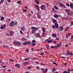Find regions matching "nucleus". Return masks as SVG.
<instances>
[{"label":"nucleus","mask_w":73,"mask_h":73,"mask_svg":"<svg viewBox=\"0 0 73 73\" xmlns=\"http://www.w3.org/2000/svg\"><path fill=\"white\" fill-rule=\"evenodd\" d=\"M53 39L50 40L49 41H48L47 42H48V43H50V42H52V41H53Z\"/></svg>","instance_id":"473e14b6"},{"label":"nucleus","mask_w":73,"mask_h":73,"mask_svg":"<svg viewBox=\"0 0 73 73\" xmlns=\"http://www.w3.org/2000/svg\"><path fill=\"white\" fill-rule=\"evenodd\" d=\"M52 11L53 12H56V10H55L54 8L52 9Z\"/></svg>","instance_id":"09e8293b"},{"label":"nucleus","mask_w":73,"mask_h":73,"mask_svg":"<svg viewBox=\"0 0 73 73\" xmlns=\"http://www.w3.org/2000/svg\"><path fill=\"white\" fill-rule=\"evenodd\" d=\"M69 29V27H67V28H66L65 29V31H67Z\"/></svg>","instance_id":"e433bc0d"},{"label":"nucleus","mask_w":73,"mask_h":73,"mask_svg":"<svg viewBox=\"0 0 73 73\" xmlns=\"http://www.w3.org/2000/svg\"><path fill=\"white\" fill-rule=\"evenodd\" d=\"M60 29H59L60 31H62L64 30V28L62 26H60L59 27Z\"/></svg>","instance_id":"f3484780"},{"label":"nucleus","mask_w":73,"mask_h":73,"mask_svg":"<svg viewBox=\"0 0 73 73\" xmlns=\"http://www.w3.org/2000/svg\"><path fill=\"white\" fill-rule=\"evenodd\" d=\"M73 36L72 35L71 36V39H73Z\"/></svg>","instance_id":"69168bd1"},{"label":"nucleus","mask_w":73,"mask_h":73,"mask_svg":"<svg viewBox=\"0 0 73 73\" xmlns=\"http://www.w3.org/2000/svg\"><path fill=\"white\" fill-rule=\"evenodd\" d=\"M21 29L22 31H25V27H24V26H23V27L21 28Z\"/></svg>","instance_id":"4468645a"},{"label":"nucleus","mask_w":73,"mask_h":73,"mask_svg":"<svg viewBox=\"0 0 73 73\" xmlns=\"http://www.w3.org/2000/svg\"><path fill=\"white\" fill-rule=\"evenodd\" d=\"M58 3L59 4H60V7H63V8H65V7L64 6V5H63V4L62 3H61V2H59Z\"/></svg>","instance_id":"0eeeda50"},{"label":"nucleus","mask_w":73,"mask_h":73,"mask_svg":"<svg viewBox=\"0 0 73 73\" xmlns=\"http://www.w3.org/2000/svg\"><path fill=\"white\" fill-rule=\"evenodd\" d=\"M65 11L66 12H68H68H70V11H69V9H65Z\"/></svg>","instance_id":"2f4dec72"},{"label":"nucleus","mask_w":73,"mask_h":73,"mask_svg":"<svg viewBox=\"0 0 73 73\" xmlns=\"http://www.w3.org/2000/svg\"><path fill=\"white\" fill-rule=\"evenodd\" d=\"M31 42L30 41H27L24 42L23 44L24 45H31Z\"/></svg>","instance_id":"f03ea898"},{"label":"nucleus","mask_w":73,"mask_h":73,"mask_svg":"<svg viewBox=\"0 0 73 73\" xmlns=\"http://www.w3.org/2000/svg\"><path fill=\"white\" fill-rule=\"evenodd\" d=\"M2 68H6V66H2Z\"/></svg>","instance_id":"0e129e2a"},{"label":"nucleus","mask_w":73,"mask_h":73,"mask_svg":"<svg viewBox=\"0 0 73 73\" xmlns=\"http://www.w3.org/2000/svg\"><path fill=\"white\" fill-rule=\"evenodd\" d=\"M35 6L37 8L36 9V10H38V11H40V7H39L38 5L37 4H36Z\"/></svg>","instance_id":"f8f14e48"},{"label":"nucleus","mask_w":73,"mask_h":73,"mask_svg":"<svg viewBox=\"0 0 73 73\" xmlns=\"http://www.w3.org/2000/svg\"><path fill=\"white\" fill-rule=\"evenodd\" d=\"M28 69H32V67H31V66H30L28 67Z\"/></svg>","instance_id":"603ef678"},{"label":"nucleus","mask_w":73,"mask_h":73,"mask_svg":"<svg viewBox=\"0 0 73 73\" xmlns=\"http://www.w3.org/2000/svg\"><path fill=\"white\" fill-rule=\"evenodd\" d=\"M31 28L32 29L34 30V31H37V30L38 29L37 28L33 27H31Z\"/></svg>","instance_id":"423d86ee"},{"label":"nucleus","mask_w":73,"mask_h":73,"mask_svg":"<svg viewBox=\"0 0 73 73\" xmlns=\"http://www.w3.org/2000/svg\"><path fill=\"white\" fill-rule=\"evenodd\" d=\"M31 31H30V33L31 34H33V33H35V30H34L33 29V30H32V29H31Z\"/></svg>","instance_id":"2eb2a0df"},{"label":"nucleus","mask_w":73,"mask_h":73,"mask_svg":"<svg viewBox=\"0 0 73 73\" xmlns=\"http://www.w3.org/2000/svg\"><path fill=\"white\" fill-rule=\"evenodd\" d=\"M40 9L42 10H44L45 9V6L44 5H41Z\"/></svg>","instance_id":"6e6552de"},{"label":"nucleus","mask_w":73,"mask_h":73,"mask_svg":"<svg viewBox=\"0 0 73 73\" xmlns=\"http://www.w3.org/2000/svg\"><path fill=\"white\" fill-rule=\"evenodd\" d=\"M33 59L35 60H36V58L35 57H34L33 58Z\"/></svg>","instance_id":"774afa93"},{"label":"nucleus","mask_w":73,"mask_h":73,"mask_svg":"<svg viewBox=\"0 0 73 73\" xmlns=\"http://www.w3.org/2000/svg\"><path fill=\"white\" fill-rule=\"evenodd\" d=\"M54 8L55 9H56L57 10V9H58V7H57V6H54Z\"/></svg>","instance_id":"58836bf2"},{"label":"nucleus","mask_w":73,"mask_h":73,"mask_svg":"<svg viewBox=\"0 0 73 73\" xmlns=\"http://www.w3.org/2000/svg\"><path fill=\"white\" fill-rule=\"evenodd\" d=\"M35 2L37 4H40V2L38 1V0H35Z\"/></svg>","instance_id":"6ab92c4d"},{"label":"nucleus","mask_w":73,"mask_h":73,"mask_svg":"<svg viewBox=\"0 0 73 73\" xmlns=\"http://www.w3.org/2000/svg\"><path fill=\"white\" fill-rule=\"evenodd\" d=\"M67 70L68 71H68H64L63 73H70V71H72V72H73V68H72V70H70L69 68H68L67 69Z\"/></svg>","instance_id":"7ed1b4c3"},{"label":"nucleus","mask_w":73,"mask_h":73,"mask_svg":"<svg viewBox=\"0 0 73 73\" xmlns=\"http://www.w3.org/2000/svg\"><path fill=\"white\" fill-rule=\"evenodd\" d=\"M70 7H73V4L72 3L70 4Z\"/></svg>","instance_id":"79ce46f5"},{"label":"nucleus","mask_w":73,"mask_h":73,"mask_svg":"<svg viewBox=\"0 0 73 73\" xmlns=\"http://www.w3.org/2000/svg\"><path fill=\"white\" fill-rule=\"evenodd\" d=\"M53 42L54 44H57V42L56 41H53Z\"/></svg>","instance_id":"bf43d9fd"},{"label":"nucleus","mask_w":73,"mask_h":73,"mask_svg":"<svg viewBox=\"0 0 73 73\" xmlns=\"http://www.w3.org/2000/svg\"><path fill=\"white\" fill-rule=\"evenodd\" d=\"M43 49V48H40V49H38L37 50H38V51H40V50H42V49Z\"/></svg>","instance_id":"8fccbe9b"},{"label":"nucleus","mask_w":73,"mask_h":73,"mask_svg":"<svg viewBox=\"0 0 73 73\" xmlns=\"http://www.w3.org/2000/svg\"><path fill=\"white\" fill-rule=\"evenodd\" d=\"M23 11L24 12H27V10L26 9H23Z\"/></svg>","instance_id":"de8ad7c7"},{"label":"nucleus","mask_w":73,"mask_h":73,"mask_svg":"<svg viewBox=\"0 0 73 73\" xmlns=\"http://www.w3.org/2000/svg\"><path fill=\"white\" fill-rule=\"evenodd\" d=\"M62 19H68V18L67 17H63L62 18Z\"/></svg>","instance_id":"c03bdc74"},{"label":"nucleus","mask_w":73,"mask_h":73,"mask_svg":"<svg viewBox=\"0 0 73 73\" xmlns=\"http://www.w3.org/2000/svg\"><path fill=\"white\" fill-rule=\"evenodd\" d=\"M56 40H57V41H58V40H59V38H58V37H57L56 38Z\"/></svg>","instance_id":"4d7b16f0"},{"label":"nucleus","mask_w":73,"mask_h":73,"mask_svg":"<svg viewBox=\"0 0 73 73\" xmlns=\"http://www.w3.org/2000/svg\"><path fill=\"white\" fill-rule=\"evenodd\" d=\"M70 12L71 14H73V12L72 11H70Z\"/></svg>","instance_id":"052dcab7"},{"label":"nucleus","mask_w":73,"mask_h":73,"mask_svg":"<svg viewBox=\"0 0 73 73\" xmlns=\"http://www.w3.org/2000/svg\"><path fill=\"white\" fill-rule=\"evenodd\" d=\"M61 57L62 58H64V59L66 58V57H64V56H61Z\"/></svg>","instance_id":"6e6d98bb"},{"label":"nucleus","mask_w":73,"mask_h":73,"mask_svg":"<svg viewBox=\"0 0 73 73\" xmlns=\"http://www.w3.org/2000/svg\"><path fill=\"white\" fill-rule=\"evenodd\" d=\"M50 40V37H49L47 39H46L45 41H49Z\"/></svg>","instance_id":"bb28decb"},{"label":"nucleus","mask_w":73,"mask_h":73,"mask_svg":"<svg viewBox=\"0 0 73 73\" xmlns=\"http://www.w3.org/2000/svg\"><path fill=\"white\" fill-rule=\"evenodd\" d=\"M17 45H21V43L19 42H17Z\"/></svg>","instance_id":"393cba45"},{"label":"nucleus","mask_w":73,"mask_h":73,"mask_svg":"<svg viewBox=\"0 0 73 73\" xmlns=\"http://www.w3.org/2000/svg\"><path fill=\"white\" fill-rule=\"evenodd\" d=\"M52 63L53 64H55L56 66H57L58 65L57 63L55 62H52Z\"/></svg>","instance_id":"49530a36"},{"label":"nucleus","mask_w":73,"mask_h":73,"mask_svg":"<svg viewBox=\"0 0 73 73\" xmlns=\"http://www.w3.org/2000/svg\"><path fill=\"white\" fill-rule=\"evenodd\" d=\"M9 32L10 33V36H12L14 34V33L13 31L10 30L9 31Z\"/></svg>","instance_id":"9b49d317"},{"label":"nucleus","mask_w":73,"mask_h":73,"mask_svg":"<svg viewBox=\"0 0 73 73\" xmlns=\"http://www.w3.org/2000/svg\"><path fill=\"white\" fill-rule=\"evenodd\" d=\"M67 15H69V16H72V15H71V14H70V13H69V12H68L67 13Z\"/></svg>","instance_id":"a18cd8bd"},{"label":"nucleus","mask_w":73,"mask_h":73,"mask_svg":"<svg viewBox=\"0 0 73 73\" xmlns=\"http://www.w3.org/2000/svg\"><path fill=\"white\" fill-rule=\"evenodd\" d=\"M56 69L55 68H52V72H55L56 71Z\"/></svg>","instance_id":"c9c22d12"},{"label":"nucleus","mask_w":73,"mask_h":73,"mask_svg":"<svg viewBox=\"0 0 73 73\" xmlns=\"http://www.w3.org/2000/svg\"><path fill=\"white\" fill-rule=\"evenodd\" d=\"M42 32H43V33H45V28H42Z\"/></svg>","instance_id":"a878e982"},{"label":"nucleus","mask_w":73,"mask_h":73,"mask_svg":"<svg viewBox=\"0 0 73 73\" xmlns=\"http://www.w3.org/2000/svg\"><path fill=\"white\" fill-rule=\"evenodd\" d=\"M15 66H16V67H17V66H18V68H20V65H19V64H16L15 65Z\"/></svg>","instance_id":"4be33fe9"},{"label":"nucleus","mask_w":73,"mask_h":73,"mask_svg":"<svg viewBox=\"0 0 73 73\" xmlns=\"http://www.w3.org/2000/svg\"><path fill=\"white\" fill-rule=\"evenodd\" d=\"M44 54V52H43L42 53H40V55H43V54Z\"/></svg>","instance_id":"e2e57ef3"},{"label":"nucleus","mask_w":73,"mask_h":73,"mask_svg":"<svg viewBox=\"0 0 73 73\" xmlns=\"http://www.w3.org/2000/svg\"><path fill=\"white\" fill-rule=\"evenodd\" d=\"M66 5L67 6V7H69V4L67 3L66 4Z\"/></svg>","instance_id":"864d4df0"},{"label":"nucleus","mask_w":73,"mask_h":73,"mask_svg":"<svg viewBox=\"0 0 73 73\" xmlns=\"http://www.w3.org/2000/svg\"><path fill=\"white\" fill-rule=\"evenodd\" d=\"M4 17H1V19L0 20L1 21H3V20H4Z\"/></svg>","instance_id":"b1692460"},{"label":"nucleus","mask_w":73,"mask_h":73,"mask_svg":"<svg viewBox=\"0 0 73 73\" xmlns=\"http://www.w3.org/2000/svg\"><path fill=\"white\" fill-rule=\"evenodd\" d=\"M36 42V41L35 40H32V42L33 43H35Z\"/></svg>","instance_id":"ea45409f"},{"label":"nucleus","mask_w":73,"mask_h":73,"mask_svg":"<svg viewBox=\"0 0 73 73\" xmlns=\"http://www.w3.org/2000/svg\"><path fill=\"white\" fill-rule=\"evenodd\" d=\"M46 48L47 49H49V45H48V46H46Z\"/></svg>","instance_id":"a19ab883"},{"label":"nucleus","mask_w":73,"mask_h":73,"mask_svg":"<svg viewBox=\"0 0 73 73\" xmlns=\"http://www.w3.org/2000/svg\"><path fill=\"white\" fill-rule=\"evenodd\" d=\"M58 16H59L57 14H55L54 15V17L55 18H58Z\"/></svg>","instance_id":"412c9836"},{"label":"nucleus","mask_w":73,"mask_h":73,"mask_svg":"<svg viewBox=\"0 0 73 73\" xmlns=\"http://www.w3.org/2000/svg\"><path fill=\"white\" fill-rule=\"evenodd\" d=\"M17 3L18 4H20V3H21V2H20V1H19L17 2Z\"/></svg>","instance_id":"3c124183"},{"label":"nucleus","mask_w":73,"mask_h":73,"mask_svg":"<svg viewBox=\"0 0 73 73\" xmlns=\"http://www.w3.org/2000/svg\"><path fill=\"white\" fill-rule=\"evenodd\" d=\"M41 70L43 72V73H46V72H47V71H48V69L47 68H46L45 69H45H44V68H41Z\"/></svg>","instance_id":"39448f33"},{"label":"nucleus","mask_w":73,"mask_h":73,"mask_svg":"<svg viewBox=\"0 0 73 73\" xmlns=\"http://www.w3.org/2000/svg\"><path fill=\"white\" fill-rule=\"evenodd\" d=\"M71 24L70 25V26L71 27V26H73V21H71Z\"/></svg>","instance_id":"f704fd0d"},{"label":"nucleus","mask_w":73,"mask_h":73,"mask_svg":"<svg viewBox=\"0 0 73 73\" xmlns=\"http://www.w3.org/2000/svg\"><path fill=\"white\" fill-rule=\"evenodd\" d=\"M46 35V34H45V33H43L42 34L41 37H45Z\"/></svg>","instance_id":"5701e85b"},{"label":"nucleus","mask_w":73,"mask_h":73,"mask_svg":"<svg viewBox=\"0 0 73 73\" xmlns=\"http://www.w3.org/2000/svg\"><path fill=\"white\" fill-rule=\"evenodd\" d=\"M35 45H36V43H32L31 44V45L33 46H35Z\"/></svg>","instance_id":"37998d69"},{"label":"nucleus","mask_w":73,"mask_h":73,"mask_svg":"<svg viewBox=\"0 0 73 73\" xmlns=\"http://www.w3.org/2000/svg\"><path fill=\"white\" fill-rule=\"evenodd\" d=\"M6 27V25L5 24L4 25H1L0 27V29H3L5 28V27Z\"/></svg>","instance_id":"1a4fd4ad"},{"label":"nucleus","mask_w":73,"mask_h":73,"mask_svg":"<svg viewBox=\"0 0 73 73\" xmlns=\"http://www.w3.org/2000/svg\"><path fill=\"white\" fill-rule=\"evenodd\" d=\"M61 44H62V43L60 42L59 44H57V46H58L60 47V46H61Z\"/></svg>","instance_id":"c85d7f7f"},{"label":"nucleus","mask_w":73,"mask_h":73,"mask_svg":"<svg viewBox=\"0 0 73 73\" xmlns=\"http://www.w3.org/2000/svg\"><path fill=\"white\" fill-rule=\"evenodd\" d=\"M8 2V3H10L11 2V0H7Z\"/></svg>","instance_id":"338daca9"},{"label":"nucleus","mask_w":73,"mask_h":73,"mask_svg":"<svg viewBox=\"0 0 73 73\" xmlns=\"http://www.w3.org/2000/svg\"><path fill=\"white\" fill-rule=\"evenodd\" d=\"M58 24L57 23H55V25H53L52 26V27L54 29H57L58 28Z\"/></svg>","instance_id":"f257e3e1"},{"label":"nucleus","mask_w":73,"mask_h":73,"mask_svg":"<svg viewBox=\"0 0 73 73\" xmlns=\"http://www.w3.org/2000/svg\"><path fill=\"white\" fill-rule=\"evenodd\" d=\"M68 54L69 55H71V56H73V54L72 52H68Z\"/></svg>","instance_id":"cd10ccee"},{"label":"nucleus","mask_w":73,"mask_h":73,"mask_svg":"<svg viewBox=\"0 0 73 73\" xmlns=\"http://www.w3.org/2000/svg\"><path fill=\"white\" fill-rule=\"evenodd\" d=\"M21 39L22 40V41H25V40H26L25 38L24 37L22 38Z\"/></svg>","instance_id":"7c9ffc66"},{"label":"nucleus","mask_w":73,"mask_h":73,"mask_svg":"<svg viewBox=\"0 0 73 73\" xmlns=\"http://www.w3.org/2000/svg\"><path fill=\"white\" fill-rule=\"evenodd\" d=\"M1 3H3V2H4V0H1Z\"/></svg>","instance_id":"680f3d73"},{"label":"nucleus","mask_w":73,"mask_h":73,"mask_svg":"<svg viewBox=\"0 0 73 73\" xmlns=\"http://www.w3.org/2000/svg\"><path fill=\"white\" fill-rule=\"evenodd\" d=\"M35 36L36 37H39V38H41V36H40V34L39 33H37L35 35Z\"/></svg>","instance_id":"9d476101"},{"label":"nucleus","mask_w":73,"mask_h":73,"mask_svg":"<svg viewBox=\"0 0 73 73\" xmlns=\"http://www.w3.org/2000/svg\"><path fill=\"white\" fill-rule=\"evenodd\" d=\"M29 64V62H25L24 63H23V64L24 66H26V65H28Z\"/></svg>","instance_id":"dca6fc26"},{"label":"nucleus","mask_w":73,"mask_h":73,"mask_svg":"<svg viewBox=\"0 0 73 73\" xmlns=\"http://www.w3.org/2000/svg\"><path fill=\"white\" fill-rule=\"evenodd\" d=\"M71 33H70V34H67V35H66V37H68V36H70V35H71Z\"/></svg>","instance_id":"c756f323"},{"label":"nucleus","mask_w":73,"mask_h":73,"mask_svg":"<svg viewBox=\"0 0 73 73\" xmlns=\"http://www.w3.org/2000/svg\"><path fill=\"white\" fill-rule=\"evenodd\" d=\"M9 25L10 27H14L15 25V22L12 21L9 23Z\"/></svg>","instance_id":"20e7f679"},{"label":"nucleus","mask_w":73,"mask_h":73,"mask_svg":"<svg viewBox=\"0 0 73 73\" xmlns=\"http://www.w3.org/2000/svg\"><path fill=\"white\" fill-rule=\"evenodd\" d=\"M38 19H41V15H40L39 13H36Z\"/></svg>","instance_id":"ddd939ff"},{"label":"nucleus","mask_w":73,"mask_h":73,"mask_svg":"<svg viewBox=\"0 0 73 73\" xmlns=\"http://www.w3.org/2000/svg\"><path fill=\"white\" fill-rule=\"evenodd\" d=\"M15 25H17V22H15Z\"/></svg>","instance_id":"13d9d810"},{"label":"nucleus","mask_w":73,"mask_h":73,"mask_svg":"<svg viewBox=\"0 0 73 73\" xmlns=\"http://www.w3.org/2000/svg\"><path fill=\"white\" fill-rule=\"evenodd\" d=\"M52 37H56L57 35L56 34L53 33L52 34Z\"/></svg>","instance_id":"a211bd4d"},{"label":"nucleus","mask_w":73,"mask_h":73,"mask_svg":"<svg viewBox=\"0 0 73 73\" xmlns=\"http://www.w3.org/2000/svg\"><path fill=\"white\" fill-rule=\"evenodd\" d=\"M6 36H10L9 34H8V33H6Z\"/></svg>","instance_id":"5fc2aeb1"},{"label":"nucleus","mask_w":73,"mask_h":73,"mask_svg":"<svg viewBox=\"0 0 73 73\" xmlns=\"http://www.w3.org/2000/svg\"><path fill=\"white\" fill-rule=\"evenodd\" d=\"M52 21L53 23H56L57 22V21L54 19H52Z\"/></svg>","instance_id":"aec40b11"},{"label":"nucleus","mask_w":73,"mask_h":73,"mask_svg":"<svg viewBox=\"0 0 73 73\" xmlns=\"http://www.w3.org/2000/svg\"><path fill=\"white\" fill-rule=\"evenodd\" d=\"M50 48H55L56 47L54 46H50Z\"/></svg>","instance_id":"4c0bfd02"},{"label":"nucleus","mask_w":73,"mask_h":73,"mask_svg":"<svg viewBox=\"0 0 73 73\" xmlns=\"http://www.w3.org/2000/svg\"><path fill=\"white\" fill-rule=\"evenodd\" d=\"M17 41H14L13 42V44H14V45H17Z\"/></svg>","instance_id":"72a5a7b5"}]
</instances>
